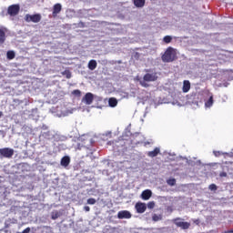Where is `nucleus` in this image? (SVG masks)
<instances>
[{"label": "nucleus", "mask_w": 233, "mask_h": 233, "mask_svg": "<svg viewBox=\"0 0 233 233\" xmlns=\"http://www.w3.org/2000/svg\"><path fill=\"white\" fill-rule=\"evenodd\" d=\"M87 205H96V198H88Z\"/></svg>", "instance_id": "27"}, {"label": "nucleus", "mask_w": 233, "mask_h": 233, "mask_svg": "<svg viewBox=\"0 0 233 233\" xmlns=\"http://www.w3.org/2000/svg\"><path fill=\"white\" fill-rule=\"evenodd\" d=\"M189 90H190V81L184 80L182 92H184V94H187V92H188Z\"/></svg>", "instance_id": "12"}, {"label": "nucleus", "mask_w": 233, "mask_h": 233, "mask_svg": "<svg viewBox=\"0 0 233 233\" xmlns=\"http://www.w3.org/2000/svg\"><path fill=\"white\" fill-rule=\"evenodd\" d=\"M84 210L86 212H90V207H88V206L84 207Z\"/></svg>", "instance_id": "33"}, {"label": "nucleus", "mask_w": 233, "mask_h": 233, "mask_svg": "<svg viewBox=\"0 0 233 233\" xmlns=\"http://www.w3.org/2000/svg\"><path fill=\"white\" fill-rule=\"evenodd\" d=\"M219 177H227V172H225V171L220 172Z\"/></svg>", "instance_id": "31"}, {"label": "nucleus", "mask_w": 233, "mask_h": 233, "mask_svg": "<svg viewBox=\"0 0 233 233\" xmlns=\"http://www.w3.org/2000/svg\"><path fill=\"white\" fill-rule=\"evenodd\" d=\"M164 43H166V45H168V43H172V36L170 35H166L163 38Z\"/></svg>", "instance_id": "22"}, {"label": "nucleus", "mask_w": 233, "mask_h": 233, "mask_svg": "<svg viewBox=\"0 0 233 233\" xmlns=\"http://www.w3.org/2000/svg\"><path fill=\"white\" fill-rule=\"evenodd\" d=\"M193 223H195V225H199V223H201V221L199 220V218H198V219H194Z\"/></svg>", "instance_id": "32"}, {"label": "nucleus", "mask_w": 233, "mask_h": 233, "mask_svg": "<svg viewBox=\"0 0 233 233\" xmlns=\"http://www.w3.org/2000/svg\"><path fill=\"white\" fill-rule=\"evenodd\" d=\"M167 183L169 187H174L176 185V178H169L167 180Z\"/></svg>", "instance_id": "24"}, {"label": "nucleus", "mask_w": 233, "mask_h": 233, "mask_svg": "<svg viewBox=\"0 0 233 233\" xmlns=\"http://www.w3.org/2000/svg\"><path fill=\"white\" fill-rule=\"evenodd\" d=\"M3 116V111H0V117Z\"/></svg>", "instance_id": "35"}, {"label": "nucleus", "mask_w": 233, "mask_h": 233, "mask_svg": "<svg viewBox=\"0 0 233 233\" xmlns=\"http://www.w3.org/2000/svg\"><path fill=\"white\" fill-rule=\"evenodd\" d=\"M108 105L109 106H112V107L117 106V99H116L115 97L109 98Z\"/></svg>", "instance_id": "19"}, {"label": "nucleus", "mask_w": 233, "mask_h": 233, "mask_svg": "<svg viewBox=\"0 0 233 233\" xmlns=\"http://www.w3.org/2000/svg\"><path fill=\"white\" fill-rule=\"evenodd\" d=\"M156 207V202L150 201L147 203V208H154Z\"/></svg>", "instance_id": "28"}, {"label": "nucleus", "mask_w": 233, "mask_h": 233, "mask_svg": "<svg viewBox=\"0 0 233 233\" xmlns=\"http://www.w3.org/2000/svg\"><path fill=\"white\" fill-rule=\"evenodd\" d=\"M145 72H147L146 75H144L143 79L139 80V85L143 86L144 88H148L150 85L148 83H154L157 79V72H151L150 69H145Z\"/></svg>", "instance_id": "1"}, {"label": "nucleus", "mask_w": 233, "mask_h": 233, "mask_svg": "<svg viewBox=\"0 0 233 233\" xmlns=\"http://www.w3.org/2000/svg\"><path fill=\"white\" fill-rule=\"evenodd\" d=\"M14 149L10 147L0 148V157H5L6 159H11L14 157Z\"/></svg>", "instance_id": "4"}, {"label": "nucleus", "mask_w": 233, "mask_h": 233, "mask_svg": "<svg viewBox=\"0 0 233 233\" xmlns=\"http://www.w3.org/2000/svg\"><path fill=\"white\" fill-rule=\"evenodd\" d=\"M134 5L137 8H143L145 6V0H134Z\"/></svg>", "instance_id": "17"}, {"label": "nucleus", "mask_w": 233, "mask_h": 233, "mask_svg": "<svg viewBox=\"0 0 233 233\" xmlns=\"http://www.w3.org/2000/svg\"><path fill=\"white\" fill-rule=\"evenodd\" d=\"M152 219H153V221H159V219H161V218L159 217V216H157V215H154L153 217H152Z\"/></svg>", "instance_id": "30"}, {"label": "nucleus", "mask_w": 233, "mask_h": 233, "mask_svg": "<svg viewBox=\"0 0 233 233\" xmlns=\"http://www.w3.org/2000/svg\"><path fill=\"white\" fill-rule=\"evenodd\" d=\"M209 189L210 190H218V186H216V184H211V185H209Z\"/></svg>", "instance_id": "29"}, {"label": "nucleus", "mask_w": 233, "mask_h": 233, "mask_svg": "<svg viewBox=\"0 0 233 233\" xmlns=\"http://www.w3.org/2000/svg\"><path fill=\"white\" fill-rule=\"evenodd\" d=\"M6 41V34L3 29H0V45H4Z\"/></svg>", "instance_id": "16"}, {"label": "nucleus", "mask_w": 233, "mask_h": 233, "mask_svg": "<svg viewBox=\"0 0 233 233\" xmlns=\"http://www.w3.org/2000/svg\"><path fill=\"white\" fill-rule=\"evenodd\" d=\"M118 219H130L132 218V214L129 211L122 210L117 213Z\"/></svg>", "instance_id": "8"}, {"label": "nucleus", "mask_w": 233, "mask_h": 233, "mask_svg": "<svg viewBox=\"0 0 233 233\" xmlns=\"http://www.w3.org/2000/svg\"><path fill=\"white\" fill-rule=\"evenodd\" d=\"M62 76H66V79H70L72 77V73L69 70H66L62 73Z\"/></svg>", "instance_id": "23"}, {"label": "nucleus", "mask_w": 233, "mask_h": 233, "mask_svg": "<svg viewBox=\"0 0 233 233\" xmlns=\"http://www.w3.org/2000/svg\"><path fill=\"white\" fill-rule=\"evenodd\" d=\"M73 96H76V97H81V90L79 89H75L72 92Z\"/></svg>", "instance_id": "25"}, {"label": "nucleus", "mask_w": 233, "mask_h": 233, "mask_svg": "<svg viewBox=\"0 0 233 233\" xmlns=\"http://www.w3.org/2000/svg\"><path fill=\"white\" fill-rule=\"evenodd\" d=\"M135 207L138 214H143L147 210V204L143 202L137 203Z\"/></svg>", "instance_id": "9"}, {"label": "nucleus", "mask_w": 233, "mask_h": 233, "mask_svg": "<svg viewBox=\"0 0 233 233\" xmlns=\"http://www.w3.org/2000/svg\"><path fill=\"white\" fill-rule=\"evenodd\" d=\"M19 10H21L19 5H12L8 6L7 14L11 15V17H15V15L19 14Z\"/></svg>", "instance_id": "5"}, {"label": "nucleus", "mask_w": 233, "mask_h": 233, "mask_svg": "<svg viewBox=\"0 0 233 233\" xmlns=\"http://www.w3.org/2000/svg\"><path fill=\"white\" fill-rule=\"evenodd\" d=\"M163 63H174L177 59V53L174 47H167L161 56Z\"/></svg>", "instance_id": "2"}, {"label": "nucleus", "mask_w": 233, "mask_h": 233, "mask_svg": "<svg viewBox=\"0 0 233 233\" xmlns=\"http://www.w3.org/2000/svg\"><path fill=\"white\" fill-rule=\"evenodd\" d=\"M160 152L159 147H156L153 151L147 152L148 157H156Z\"/></svg>", "instance_id": "15"}, {"label": "nucleus", "mask_w": 233, "mask_h": 233, "mask_svg": "<svg viewBox=\"0 0 233 233\" xmlns=\"http://www.w3.org/2000/svg\"><path fill=\"white\" fill-rule=\"evenodd\" d=\"M60 165L62 167H68V165H70V157L66 156V157H62Z\"/></svg>", "instance_id": "13"}, {"label": "nucleus", "mask_w": 233, "mask_h": 233, "mask_svg": "<svg viewBox=\"0 0 233 233\" xmlns=\"http://www.w3.org/2000/svg\"><path fill=\"white\" fill-rule=\"evenodd\" d=\"M12 223H15V220L12 221L11 218H8L7 220H5V228H8V227H10V225H12Z\"/></svg>", "instance_id": "26"}, {"label": "nucleus", "mask_w": 233, "mask_h": 233, "mask_svg": "<svg viewBox=\"0 0 233 233\" xmlns=\"http://www.w3.org/2000/svg\"><path fill=\"white\" fill-rule=\"evenodd\" d=\"M172 222L178 228H182V230H188L190 228V222H183V218H173Z\"/></svg>", "instance_id": "3"}, {"label": "nucleus", "mask_w": 233, "mask_h": 233, "mask_svg": "<svg viewBox=\"0 0 233 233\" xmlns=\"http://www.w3.org/2000/svg\"><path fill=\"white\" fill-rule=\"evenodd\" d=\"M142 199L145 201L148 200L149 198H152V191L150 189H146L141 194Z\"/></svg>", "instance_id": "11"}, {"label": "nucleus", "mask_w": 233, "mask_h": 233, "mask_svg": "<svg viewBox=\"0 0 233 233\" xmlns=\"http://www.w3.org/2000/svg\"><path fill=\"white\" fill-rule=\"evenodd\" d=\"M61 217V213L59 211H53L51 213V219H57Z\"/></svg>", "instance_id": "21"}, {"label": "nucleus", "mask_w": 233, "mask_h": 233, "mask_svg": "<svg viewBox=\"0 0 233 233\" xmlns=\"http://www.w3.org/2000/svg\"><path fill=\"white\" fill-rule=\"evenodd\" d=\"M225 233H233V229L228 230Z\"/></svg>", "instance_id": "34"}, {"label": "nucleus", "mask_w": 233, "mask_h": 233, "mask_svg": "<svg viewBox=\"0 0 233 233\" xmlns=\"http://www.w3.org/2000/svg\"><path fill=\"white\" fill-rule=\"evenodd\" d=\"M214 105V96H211L208 101H206L205 103V106L208 107V108H210V106H212Z\"/></svg>", "instance_id": "18"}, {"label": "nucleus", "mask_w": 233, "mask_h": 233, "mask_svg": "<svg viewBox=\"0 0 233 233\" xmlns=\"http://www.w3.org/2000/svg\"><path fill=\"white\" fill-rule=\"evenodd\" d=\"M219 154V152H215V156H218Z\"/></svg>", "instance_id": "36"}, {"label": "nucleus", "mask_w": 233, "mask_h": 233, "mask_svg": "<svg viewBox=\"0 0 233 233\" xmlns=\"http://www.w3.org/2000/svg\"><path fill=\"white\" fill-rule=\"evenodd\" d=\"M25 19L26 23H39L41 21V15L40 14L25 15Z\"/></svg>", "instance_id": "6"}, {"label": "nucleus", "mask_w": 233, "mask_h": 233, "mask_svg": "<svg viewBox=\"0 0 233 233\" xmlns=\"http://www.w3.org/2000/svg\"><path fill=\"white\" fill-rule=\"evenodd\" d=\"M88 68L89 70H96L97 68V61L92 59L88 62Z\"/></svg>", "instance_id": "14"}, {"label": "nucleus", "mask_w": 233, "mask_h": 233, "mask_svg": "<svg viewBox=\"0 0 233 233\" xmlns=\"http://www.w3.org/2000/svg\"><path fill=\"white\" fill-rule=\"evenodd\" d=\"M82 103H85L86 105H92V103H94V94L86 93L82 98Z\"/></svg>", "instance_id": "7"}, {"label": "nucleus", "mask_w": 233, "mask_h": 233, "mask_svg": "<svg viewBox=\"0 0 233 233\" xmlns=\"http://www.w3.org/2000/svg\"><path fill=\"white\" fill-rule=\"evenodd\" d=\"M63 7L61 6V4H56L53 6V17H57V14L61 12Z\"/></svg>", "instance_id": "10"}, {"label": "nucleus", "mask_w": 233, "mask_h": 233, "mask_svg": "<svg viewBox=\"0 0 233 233\" xmlns=\"http://www.w3.org/2000/svg\"><path fill=\"white\" fill-rule=\"evenodd\" d=\"M6 57L9 59V61H12V59L15 58V52L14 51H7Z\"/></svg>", "instance_id": "20"}]
</instances>
